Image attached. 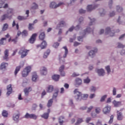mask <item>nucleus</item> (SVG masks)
<instances>
[{
    "label": "nucleus",
    "mask_w": 125,
    "mask_h": 125,
    "mask_svg": "<svg viewBox=\"0 0 125 125\" xmlns=\"http://www.w3.org/2000/svg\"><path fill=\"white\" fill-rule=\"evenodd\" d=\"M74 93L75 94V98L77 100V101H79V100H82V99L85 100L88 97V95L87 94L83 95V94L79 91L78 89H75Z\"/></svg>",
    "instance_id": "1"
},
{
    "label": "nucleus",
    "mask_w": 125,
    "mask_h": 125,
    "mask_svg": "<svg viewBox=\"0 0 125 125\" xmlns=\"http://www.w3.org/2000/svg\"><path fill=\"white\" fill-rule=\"evenodd\" d=\"M12 14H13V10L12 9H8L7 11V14H4L1 16V21H4V20H5L6 18L11 19V17H12Z\"/></svg>",
    "instance_id": "2"
},
{
    "label": "nucleus",
    "mask_w": 125,
    "mask_h": 125,
    "mask_svg": "<svg viewBox=\"0 0 125 125\" xmlns=\"http://www.w3.org/2000/svg\"><path fill=\"white\" fill-rule=\"evenodd\" d=\"M30 50L25 49V47H22L19 52V54L21 56V58H24L28 55V53Z\"/></svg>",
    "instance_id": "3"
},
{
    "label": "nucleus",
    "mask_w": 125,
    "mask_h": 125,
    "mask_svg": "<svg viewBox=\"0 0 125 125\" xmlns=\"http://www.w3.org/2000/svg\"><path fill=\"white\" fill-rule=\"evenodd\" d=\"M31 66H30L26 67L23 69V70L21 73V75L22 77H23L24 78H25V77H27V76L29 75V73L31 72Z\"/></svg>",
    "instance_id": "4"
},
{
    "label": "nucleus",
    "mask_w": 125,
    "mask_h": 125,
    "mask_svg": "<svg viewBox=\"0 0 125 125\" xmlns=\"http://www.w3.org/2000/svg\"><path fill=\"white\" fill-rule=\"evenodd\" d=\"M23 67H24V62H21L19 66H18L16 67V69L14 72L15 76H16L17 74H18V72L20 71V69H21V68H23Z\"/></svg>",
    "instance_id": "5"
},
{
    "label": "nucleus",
    "mask_w": 125,
    "mask_h": 125,
    "mask_svg": "<svg viewBox=\"0 0 125 125\" xmlns=\"http://www.w3.org/2000/svg\"><path fill=\"white\" fill-rule=\"evenodd\" d=\"M63 5V2H60L58 4H56L55 2H52L50 5V7L51 8H57V7H59L60 5Z\"/></svg>",
    "instance_id": "6"
},
{
    "label": "nucleus",
    "mask_w": 125,
    "mask_h": 125,
    "mask_svg": "<svg viewBox=\"0 0 125 125\" xmlns=\"http://www.w3.org/2000/svg\"><path fill=\"white\" fill-rule=\"evenodd\" d=\"M21 34H22V33H21L20 31H18L17 33V36L16 37L15 39L11 40V37H10L8 40V42H10L11 41H12L14 43H16V42H17L18 37H19V36H20Z\"/></svg>",
    "instance_id": "7"
},
{
    "label": "nucleus",
    "mask_w": 125,
    "mask_h": 125,
    "mask_svg": "<svg viewBox=\"0 0 125 125\" xmlns=\"http://www.w3.org/2000/svg\"><path fill=\"white\" fill-rule=\"evenodd\" d=\"M4 56L3 57V59L6 60V61H8V56L9 55V51L8 49H6L4 52Z\"/></svg>",
    "instance_id": "8"
},
{
    "label": "nucleus",
    "mask_w": 125,
    "mask_h": 125,
    "mask_svg": "<svg viewBox=\"0 0 125 125\" xmlns=\"http://www.w3.org/2000/svg\"><path fill=\"white\" fill-rule=\"evenodd\" d=\"M37 36L38 35L37 33L33 34L29 39V42L30 43H34L35 42V41H36V38H37Z\"/></svg>",
    "instance_id": "9"
},
{
    "label": "nucleus",
    "mask_w": 125,
    "mask_h": 125,
    "mask_svg": "<svg viewBox=\"0 0 125 125\" xmlns=\"http://www.w3.org/2000/svg\"><path fill=\"white\" fill-rule=\"evenodd\" d=\"M7 95L9 96L10 94L12 93V87L11 84H9L7 86Z\"/></svg>",
    "instance_id": "10"
},
{
    "label": "nucleus",
    "mask_w": 125,
    "mask_h": 125,
    "mask_svg": "<svg viewBox=\"0 0 125 125\" xmlns=\"http://www.w3.org/2000/svg\"><path fill=\"white\" fill-rule=\"evenodd\" d=\"M46 45H47V43H46V42L45 41H43L41 44L38 45L37 47H41L42 49H43V48H45L46 47Z\"/></svg>",
    "instance_id": "11"
},
{
    "label": "nucleus",
    "mask_w": 125,
    "mask_h": 125,
    "mask_svg": "<svg viewBox=\"0 0 125 125\" xmlns=\"http://www.w3.org/2000/svg\"><path fill=\"white\" fill-rule=\"evenodd\" d=\"M30 91H32V88L31 87L24 88V93L25 96H28L29 93L30 92Z\"/></svg>",
    "instance_id": "12"
},
{
    "label": "nucleus",
    "mask_w": 125,
    "mask_h": 125,
    "mask_svg": "<svg viewBox=\"0 0 125 125\" xmlns=\"http://www.w3.org/2000/svg\"><path fill=\"white\" fill-rule=\"evenodd\" d=\"M40 71L42 75H45L47 74V69L44 67H41Z\"/></svg>",
    "instance_id": "13"
},
{
    "label": "nucleus",
    "mask_w": 125,
    "mask_h": 125,
    "mask_svg": "<svg viewBox=\"0 0 125 125\" xmlns=\"http://www.w3.org/2000/svg\"><path fill=\"white\" fill-rule=\"evenodd\" d=\"M64 68L65 66H64V65H62L59 68V72L61 73V75L62 77H64L65 76V72H63V71H64Z\"/></svg>",
    "instance_id": "14"
},
{
    "label": "nucleus",
    "mask_w": 125,
    "mask_h": 125,
    "mask_svg": "<svg viewBox=\"0 0 125 125\" xmlns=\"http://www.w3.org/2000/svg\"><path fill=\"white\" fill-rule=\"evenodd\" d=\"M66 26V23L64 21H61L59 24L57 25L56 29H59V28H62V27H65Z\"/></svg>",
    "instance_id": "15"
},
{
    "label": "nucleus",
    "mask_w": 125,
    "mask_h": 125,
    "mask_svg": "<svg viewBox=\"0 0 125 125\" xmlns=\"http://www.w3.org/2000/svg\"><path fill=\"white\" fill-rule=\"evenodd\" d=\"M96 52H97V49L96 48H95L94 50H91L89 52V56H91V57H93V56L95 55V53H96Z\"/></svg>",
    "instance_id": "16"
},
{
    "label": "nucleus",
    "mask_w": 125,
    "mask_h": 125,
    "mask_svg": "<svg viewBox=\"0 0 125 125\" xmlns=\"http://www.w3.org/2000/svg\"><path fill=\"white\" fill-rule=\"evenodd\" d=\"M96 7H97V5H95L93 7L92 5H88L87 6V11H91L92 10H93V9H95Z\"/></svg>",
    "instance_id": "17"
},
{
    "label": "nucleus",
    "mask_w": 125,
    "mask_h": 125,
    "mask_svg": "<svg viewBox=\"0 0 125 125\" xmlns=\"http://www.w3.org/2000/svg\"><path fill=\"white\" fill-rule=\"evenodd\" d=\"M75 83L76 85H81V84H82V79H81V78H76Z\"/></svg>",
    "instance_id": "18"
},
{
    "label": "nucleus",
    "mask_w": 125,
    "mask_h": 125,
    "mask_svg": "<svg viewBox=\"0 0 125 125\" xmlns=\"http://www.w3.org/2000/svg\"><path fill=\"white\" fill-rule=\"evenodd\" d=\"M97 73L99 76H104L105 74V71L103 69H98Z\"/></svg>",
    "instance_id": "19"
},
{
    "label": "nucleus",
    "mask_w": 125,
    "mask_h": 125,
    "mask_svg": "<svg viewBox=\"0 0 125 125\" xmlns=\"http://www.w3.org/2000/svg\"><path fill=\"white\" fill-rule=\"evenodd\" d=\"M103 112L104 114H108L110 112V106L106 105V106L104 108Z\"/></svg>",
    "instance_id": "20"
},
{
    "label": "nucleus",
    "mask_w": 125,
    "mask_h": 125,
    "mask_svg": "<svg viewBox=\"0 0 125 125\" xmlns=\"http://www.w3.org/2000/svg\"><path fill=\"white\" fill-rule=\"evenodd\" d=\"M113 104L115 107H119V106H122V102H117L114 100L113 102Z\"/></svg>",
    "instance_id": "21"
},
{
    "label": "nucleus",
    "mask_w": 125,
    "mask_h": 125,
    "mask_svg": "<svg viewBox=\"0 0 125 125\" xmlns=\"http://www.w3.org/2000/svg\"><path fill=\"white\" fill-rule=\"evenodd\" d=\"M74 29H75V30H76V31H79V30H80V25H78L76 26V27H74V26H72L71 27H70L68 31L69 32H72L73 30H74Z\"/></svg>",
    "instance_id": "22"
},
{
    "label": "nucleus",
    "mask_w": 125,
    "mask_h": 125,
    "mask_svg": "<svg viewBox=\"0 0 125 125\" xmlns=\"http://www.w3.org/2000/svg\"><path fill=\"white\" fill-rule=\"evenodd\" d=\"M7 66H8V63L6 62H2L0 66V69L1 70H3V69H5L6 68Z\"/></svg>",
    "instance_id": "23"
},
{
    "label": "nucleus",
    "mask_w": 125,
    "mask_h": 125,
    "mask_svg": "<svg viewBox=\"0 0 125 125\" xmlns=\"http://www.w3.org/2000/svg\"><path fill=\"white\" fill-rule=\"evenodd\" d=\"M54 89V87L52 85H50L47 87L46 91L47 92H52Z\"/></svg>",
    "instance_id": "24"
},
{
    "label": "nucleus",
    "mask_w": 125,
    "mask_h": 125,
    "mask_svg": "<svg viewBox=\"0 0 125 125\" xmlns=\"http://www.w3.org/2000/svg\"><path fill=\"white\" fill-rule=\"evenodd\" d=\"M53 80L56 82H58L59 81V78H60V75H54L52 77Z\"/></svg>",
    "instance_id": "25"
},
{
    "label": "nucleus",
    "mask_w": 125,
    "mask_h": 125,
    "mask_svg": "<svg viewBox=\"0 0 125 125\" xmlns=\"http://www.w3.org/2000/svg\"><path fill=\"white\" fill-rule=\"evenodd\" d=\"M117 120L119 121H122L124 118L123 117V115H122V113L119 112V111H117Z\"/></svg>",
    "instance_id": "26"
},
{
    "label": "nucleus",
    "mask_w": 125,
    "mask_h": 125,
    "mask_svg": "<svg viewBox=\"0 0 125 125\" xmlns=\"http://www.w3.org/2000/svg\"><path fill=\"white\" fill-rule=\"evenodd\" d=\"M44 38H45V34L44 32L41 33L39 36L40 40L41 41H43L44 40Z\"/></svg>",
    "instance_id": "27"
},
{
    "label": "nucleus",
    "mask_w": 125,
    "mask_h": 125,
    "mask_svg": "<svg viewBox=\"0 0 125 125\" xmlns=\"http://www.w3.org/2000/svg\"><path fill=\"white\" fill-rule=\"evenodd\" d=\"M37 79H38V75H37V73H34L32 75L33 82H36Z\"/></svg>",
    "instance_id": "28"
},
{
    "label": "nucleus",
    "mask_w": 125,
    "mask_h": 125,
    "mask_svg": "<svg viewBox=\"0 0 125 125\" xmlns=\"http://www.w3.org/2000/svg\"><path fill=\"white\" fill-rule=\"evenodd\" d=\"M2 116L4 117V118H7L8 116V112L6 111V110H3L2 112Z\"/></svg>",
    "instance_id": "29"
},
{
    "label": "nucleus",
    "mask_w": 125,
    "mask_h": 125,
    "mask_svg": "<svg viewBox=\"0 0 125 125\" xmlns=\"http://www.w3.org/2000/svg\"><path fill=\"white\" fill-rule=\"evenodd\" d=\"M120 32V30H118L117 31L115 32L114 30H111L110 32V37H114L115 36V33H119Z\"/></svg>",
    "instance_id": "30"
},
{
    "label": "nucleus",
    "mask_w": 125,
    "mask_h": 125,
    "mask_svg": "<svg viewBox=\"0 0 125 125\" xmlns=\"http://www.w3.org/2000/svg\"><path fill=\"white\" fill-rule=\"evenodd\" d=\"M13 119L15 122H18V120H19V114L14 115Z\"/></svg>",
    "instance_id": "31"
},
{
    "label": "nucleus",
    "mask_w": 125,
    "mask_h": 125,
    "mask_svg": "<svg viewBox=\"0 0 125 125\" xmlns=\"http://www.w3.org/2000/svg\"><path fill=\"white\" fill-rule=\"evenodd\" d=\"M50 53V50H47L46 52L44 53V55L43 56V58H47V56L49 55Z\"/></svg>",
    "instance_id": "32"
},
{
    "label": "nucleus",
    "mask_w": 125,
    "mask_h": 125,
    "mask_svg": "<svg viewBox=\"0 0 125 125\" xmlns=\"http://www.w3.org/2000/svg\"><path fill=\"white\" fill-rule=\"evenodd\" d=\"M53 103V99H50L48 101L47 106L48 108L49 107H51V106L52 105V104Z\"/></svg>",
    "instance_id": "33"
},
{
    "label": "nucleus",
    "mask_w": 125,
    "mask_h": 125,
    "mask_svg": "<svg viewBox=\"0 0 125 125\" xmlns=\"http://www.w3.org/2000/svg\"><path fill=\"white\" fill-rule=\"evenodd\" d=\"M49 116V114H48V113H44L43 115H41V117L42 118H43V119L47 120V119H48Z\"/></svg>",
    "instance_id": "34"
},
{
    "label": "nucleus",
    "mask_w": 125,
    "mask_h": 125,
    "mask_svg": "<svg viewBox=\"0 0 125 125\" xmlns=\"http://www.w3.org/2000/svg\"><path fill=\"white\" fill-rule=\"evenodd\" d=\"M63 48L65 50L64 55H63V58H66L67 54H68V49L66 46L63 47Z\"/></svg>",
    "instance_id": "35"
},
{
    "label": "nucleus",
    "mask_w": 125,
    "mask_h": 125,
    "mask_svg": "<svg viewBox=\"0 0 125 125\" xmlns=\"http://www.w3.org/2000/svg\"><path fill=\"white\" fill-rule=\"evenodd\" d=\"M16 27L17 30H19V24L15 22V21H14L12 23V27Z\"/></svg>",
    "instance_id": "36"
},
{
    "label": "nucleus",
    "mask_w": 125,
    "mask_h": 125,
    "mask_svg": "<svg viewBox=\"0 0 125 125\" xmlns=\"http://www.w3.org/2000/svg\"><path fill=\"white\" fill-rule=\"evenodd\" d=\"M27 19V17H23V16H19L18 17V20H19L20 21H22L23 20H26Z\"/></svg>",
    "instance_id": "37"
},
{
    "label": "nucleus",
    "mask_w": 125,
    "mask_h": 125,
    "mask_svg": "<svg viewBox=\"0 0 125 125\" xmlns=\"http://www.w3.org/2000/svg\"><path fill=\"white\" fill-rule=\"evenodd\" d=\"M4 42H6V38H3L0 40V45H1V44H4Z\"/></svg>",
    "instance_id": "38"
},
{
    "label": "nucleus",
    "mask_w": 125,
    "mask_h": 125,
    "mask_svg": "<svg viewBox=\"0 0 125 125\" xmlns=\"http://www.w3.org/2000/svg\"><path fill=\"white\" fill-rule=\"evenodd\" d=\"M116 10L117 12H123V7L120 6H117L116 7Z\"/></svg>",
    "instance_id": "39"
},
{
    "label": "nucleus",
    "mask_w": 125,
    "mask_h": 125,
    "mask_svg": "<svg viewBox=\"0 0 125 125\" xmlns=\"http://www.w3.org/2000/svg\"><path fill=\"white\" fill-rule=\"evenodd\" d=\"M21 35L23 37H27L28 36V31L27 30H23L22 33Z\"/></svg>",
    "instance_id": "40"
},
{
    "label": "nucleus",
    "mask_w": 125,
    "mask_h": 125,
    "mask_svg": "<svg viewBox=\"0 0 125 125\" xmlns=\"http://www.w3.org/2000/svg\"><path fill=\"white\" fill-rule=\"evenodd\" d=\"M38 6L36 3H33V6L31 7V9H38Z\"/></svg>",
    "instance_id": "41"
},
{
    "label": "nucleus",
    "mask_w": 125,
    "mask_h": 125,
    "mask_svg": "<svg viewBox=\"0 0 125 125\" xmlns=\"http://www.w3.org/2000/svg\"><path fill=\"white\" fill-rule=\"evenodd\" d=\"M92 30H91V28L89 27H87L86 30H84V34H86V33H90Z\"/></svg>",
    "instance_id": "42"
},
{
    "label": "nucleus",
    "mask_w": 125,
    "mask_h": 125,
    "mask_svg": "<svg viewBox=\"0 0 125 125\" xmlns=\"http://www.w3.org/2000/svg\"><path fill=\"white\" fill-rule=\"evenodd\" d=\"M58 92H59V91L57 90L56 92L54 93L52 99H54L57 97V96H58Z\"/></svg>",
    "instance_id": "43"
},
{
    "label": "nucleus",
    "mask_w": 125,
    "mask_h": 125,
    "mask_svg": "<svg viewBox=\"0 0 125 125\" xmlns=\"http://www.w3.org/2000/svg\"><path fill=\"white\" fill-rule=\"evenodd\" d=\"M31 114H29L28 113H26V114L24 115V118L25 119H31Z\"/></svg>",
    "instance_id": "44"
},
{
    "label": "nucleus",
    "mask_w": 125,
    "mask_h": 125,
    "mask_svg": "<svg viewBox=\"0 0 125 125\" xmlns=\"http://www.w3.org/2000/svg\"><path fill=\"white\" fill-rule=\"evenodd\" d=\"M8 28V24L7 23H5L3 25V27L2 28V31H6V30H7Z\"/></svg>",
    "instance_id": "45"
},
{
    "label": "nucleus",
    "mask_w": 125,
    "mask_h": 125,
    "mask_svg": "<svg viewBox=\"0 0 125 125\" xmlns=\"http://www.w3.org/2000/svg\"><path fill=\"white\" fill-rule=\"evenodd\" d=\"M34 24L33 23H29V26H28V29L29 31H32L34 29Z\"/></svg>",
    "instance_id": "46"
},
{
    "label": "nucleus",
    "mask_w": 125,
    "mask_h": 125,
    "mask_svg": "<svg viewBox=\"0 0 125 125\" xmlns=\"http://www.w3.org/2000/svg\"><path fill=\"white\" fill-rule=\"evenodd\" d=\"M30 119H33V120H37V119H38V116L36 115V114H31Z\"/></svg>",
    "instance_id": "47"
},
{
    "label": "nucleus",
    "mask_w": 125,
    "mask_h": 125,
    "mask_svg": "<svg viewBox=\"0 0 125 125\" xmlns=\"http://www.w3.org/2000/svg\"><path fill=\"white\" fill-rule=\"evenodd\" d=\"M107 98V95H104L102 96L101 98L100 101L101 102H103L105 101V99Z\"/></svg>",
    "instance_id": "48"
},
{
    "label": "nucleus",
    "mask_w": 125,
    "mask_h": 125,
    "mask_svg": "<svg viewBox=\"0 0 125 125\" xmlns=\"http://www.w3.org/2000/svg\"><path fill=\"white\" fill-rule=\"evenodd\" d=\"M83 119L82 118H79L78 119L77 123L75 124V125H78L79 124H81V123H83Z\"/></svg>",
    "instance_id": "49"
},
{
    "label": "nucleus",
    "mask_w": 125,
    "mask_h": 125,
    "mask_svg": "<svg viewBox=\"0 0 125 125\" xmlns=\"http://www.w3.org/2000/svg\"><path fill=\"white\" fill-rule=\"evenodd\" d=\"M83 82L84 83H90V79L87 77L86 79L84 80Z\"/></svg>",
    "instance_id": "50"
},
{
    "label": "nucleus",
    "mask_w": 125,
    "mask_h": 125,
    "mask_svg": "<svg viewBox=\"0 0 125 125\" xmlns=\"http://www.w3.org/2000/svg\"><path fill=\"white\" fill-rule=\"evenodd\" d=\"M89 19L90 20V22L89 24V26H91V25H92V24H93V23H94V22H95V20L94 19H90V18H89Z\"/></svg>",
    "instance_id": "51"
},
{
    "label": "nucleus",
    "mask_w": 125,
    "mask_h": 125,
    "mask_svg": "<svg viewBox=\"0 0 125 125\" xmlns=\"http://www.w3.org/2000/svg\"><path fill=\"white\" fill-rule=\"evenodd\" d=\"M95 112L96 114H99L101 112V109L99 107H96L95 109Z\"/></svg>",
    "instance_id": "52"
},
{
    "label": "nucleus",
    "mask_w": 125,
    "mask_h": 125,
    "mask_svg": "<svg viewBox=\"0 0 125 125\" xmlns=\"http://www.w3.org/2000/svg\"><path fill=\"white\" fill-rule=\"evenodd\" d=\"M117 47L118 48H123V47H125V46H124L122 43H117Z\"/></svg>",
    "instance_id": "53"
},
{
    "label": "nucleus",
    "mask_w": 125,
    "mask_h": 125,
    "mask_svg": "<svg viewBox=\"0 0 125 125\" xmlns=\"http://www.w3.org/2000/svg\"><path fill=\"white\" fill-rule=\"evenodd\" d=\"M110 33V27H108L105 29V35H107V34H109Z\"/></svg>",
    "instance_id": "54"
},
{
    "label": "nucleus",
    "mask_w": 125,
    "mask_h": 125,
    "mask_svg": "<svg viewBox=\"0 0 125 125\" xmlns=\"http://www.w3.org/2000/svg\"><path fill=\"white\" fill-rule=\"evenodd\" d=\"M80 76V74L79 73H76V72H74L72 74V77H79Z\"/></svg>",
    "instance_id": "55"
},
{
    "label": "nucleus",
    "mask_w": 125,
    "mask_h": 125,
    "mask_svg": "<svg viewBox=\"0 0 125 125\" xmlns=\"http://www.w3.org/2000/svg\"><path fill=\"white\" fill-rule=\"evenodd\" d=\"M93 109V106H90L89 108H88V109L87 110V113H89L91 110Z\"/></svg>",
    "instance_id": "56"
},
{
    "label": "nucleus",
    "mask_w": 125,
    "mask_h": 125,
    "mask_svg": "<svg viewBox=\"0 0 125 125\" xmlns=\"http://www.w3.org/2000/svg\"><path fill=\"white\" fill-rule=\"evenodd\" d=\"M53 46L55 47V48H57V47H58V46H59V43L56 42V43H54Z\"/></svg>",
    "instance_id": "57"
},
{
    "label": "nucleus",
    "mask_w": 125,
    "mask_h": 125,
    "mask_svg": "<svg viewBox=\"0 0 125 125\" xmlns=\"http://www.w3.org/2000/svg\"><path fill=\"white\" fill-rule=\"evenodd\" d=\"M86 11L84 10H83V9H81L79 10V13L81 14H83V13H85Z\"/></svg>",
    "instance_id": "58"
},
{
    "label": "nucleus",
    "mask_w": 125,
    "mask_h": 125,
    "mask_svg": "<svg viewBox=\"0 0 125 125\" xmlns=\"http://www.w3.org/2000/svg\"><path fill=\"white\" fill-rule=\"evenodd\" d=\"M105 69L106 70L107 73H110V66L108 65L105 67Z\"/></svg>",
    "instance_id": "59"
},
{
    "label": "nucleus",
    "mask_w": 125,
    "mask_h": 125,
    "mask_svg": "<svg viewBox=\"0 0 125 125\" xmlns=\"http://www.w3.org/2000/svg\"><path fill=\"white\" fill-rule=\"evenodd\" d=\"M116 94H117V90H116V88H113V95H116Z\"/></svg>",
    "instance_id": "60"
},
{
    "label": "nucleus",
    "mask_w": 125,
    "mask_h": 125,
    "mask_svg": "<svg viewBox=\"0 0 125 125\" xmlns=\"http://www.w3.org/2000/svg\"><path fill=\"white\" fill-rule=\"evenodd\" d=\"M69 105L72 107H74V103H73V100H70L69 101Z\"/></svg>",
    "instance_id": "61"
},
{
    "label": "nucleus",
    "mask_w": 125,
    "mask_h": 125,
    "mask_svg": "<svg viewBox=\"0 0 125 125\" xmlns=\"http://www.w3.org/2000/svg\"><path fill=\"white\" fill-rule=\"evenodd\" d=\"M113 119H114V115H111L110 116V124H112V123H113Z\"/></svg>",
    "instance_id": "62"
},
{
    "label": "nucleus",
    "mask_w": 125,
    "mask_h": 125,
    "mask_svg": "<svg viewBox=\"0 0 125 125\" xmlns=\"http://www.w3.org/2000/svg\"><path fill=\"white\" fill-rule=\"evenodd\" d=\"M115 12L112 11L110 13V17H113V16H115Z\"/></svg>",
    "instance_id": "63"
},
{
    "label": "nucleus",
    "mask_w": 125,
    "mask_h": 125,
    "mask_svg": "<svg viewBox=\"0 0 125 125\" xmlns=\"http://www.w3.org/2000/svg\"><path fill=\"white\" fill-rule=\"evenodd\" d=\"M120 54L121 55H125V50H122L121 51Z\"/></svg>",
    "instance_id": "64"
}]
</instances>
